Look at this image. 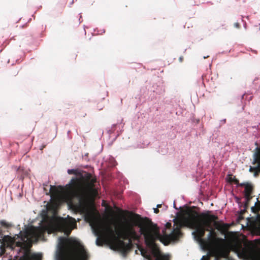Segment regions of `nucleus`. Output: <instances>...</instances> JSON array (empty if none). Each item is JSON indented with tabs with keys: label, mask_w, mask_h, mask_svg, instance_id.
I'll return each mask as SVG.
<instances>
[{
	"label": "nucleus",
	"mask_w": 260,
	"mask_h": 260,
	"mask_svg": "<svg viewBox=\"0 0 260 260\" xmlns=\"http://www.w3.org/2000/svg\"><path fill=\"white\" fill-rule=\"evenodd\" d=\"M161 204H158L157 205V208L158 209L159 208H161Z\"/></svg>",
	"instance_id": "obj_29"
},
{
	"label": "nucleus",
	"mask_w": 260,
	"mask_h": 260,
	"mask_svg": "<svg viewBox=\"0 0 260 260\" xmlns=\"http://www.w3.org/2000/svg\"><path fill=\"white\" fill-rule=\"evenodd\" d=\"M247 209L244 208V209L241 210L240 212V216L243 215L246 212Z\"/></svg>",
	"instance_id": "obj_22"
},
{
	"label": "nucleus",
	"mask_w": 260,
	"mask_h": 260,
	"mask_svg": "<svg viewBox=\"0 0 260 260\" xmlns=\"http://www.w3.org/2000/svg\"><path fill=\"white\" fill-rule=\"evenodd\" d=\"M258 228L260 229V226H259V227H258Z\"/></svg>",
	"instance_id": "obj_31"
},
{
	"label": "nucleus",
	"mask_w": 260,
	"mask_h": 260,
	"mask_svg": "<svg viewBox=\"0 0 260 260\" xmlns=\"http://www.w3.org/2000/svg\"><path fill=\"white\" fill-rule=\"evenodd\" d=\"M218 219H214L211 223V229L210 230H214L212 228V224L215 226L216 229L220 231L221 233H225L229 228V225L227 223H220L217 221Z\"/></svg>",
	"instance_id": "obj_10"
},
{
	"label": "nucleus",
	"mask_w": 260,
	"mask_h": 260,
	"mask_svg": "<svg viewBox=\"0 0 260 260\" xmlns=\"http://www.w3.org/2000/svg\"><path fill=\"white\" fill-rule=\"evenodd\" d=\"M259 167H250L249 168V172H254V175L256 176L258 174V169Z\"/></svg>",
	"instance_id": "obj_15"
},
{
	"label": "nucleus",
	"mask_w": 260,
	"mask_h": 260,
	"mask_svg": "<svg viewBox=\"0 0 260 260\" xmlns=\"http://www.w3.org/2000/svg\"><path fill=\"white\" fill-rule=\"evenodd\" d=\"M115 232L118 237L114 236L110 247L112 249L119 251L123 255L127 254L132 248L133 241H139L140 239V236L137 234L133 225L128 222Z\"/></svg>",
	"instance_id": "obj_6"
},
{
	"label": "nucleus",
	"mask_w": 260,
	"mask_h": 260,
	"mask_svg": "<svg viewBox=\"0 0 260 260\" xmlns=\"http://www.w3.org/2000/svg\"><path fill=\"white\" fill-rule=\"evenodd\" d=\"M210 213L209 211L199 213L195 210L188 209L184 214L174 219V222L178 230L183 226L195 230L192 234L203 246L206 240V238H203L206 231L209 232L211 222L218 219L217 216Z\"/></svg>",
	"instance_id": "obj_3"
},
{
	"label": "nucleus",
	"mask_w": 260,
	"mask_h": 260,
	"mask_svg": "<svg viewBox=\"0 0 260 260\" xmlns=\"http://www.w3.org/2000/svg\"><path fill=\"white\" fill-rule=\"evenodd\" d=\"M140 250L142 255L144 257L146 258L148 260H152L151 255L148 254L145 249L141 248ZM154 256L155 257V260H168V257L166 255H162L159 253H154Z\"/></svg>",
	"instance_id": "obj_9"
},
{
	"label": "nucleus",
	"mask_w": 260,
	"mask_h": 260,
	"mask_svg": "<svg viewBox=\"0 0 260 260\" xmlns=\"http://www.w3.org/2000/svg\"><path fill=\"white\" fill-rule=\"evenodd\" d=\"M244 197L245 199V201L243 207L245 208H248L249 205V203H250L251 200L252 199L253 196L252 195H248V196L246 195V196H244Z\"/></svg>",
	"instance_id": "obj_14"
},
{
	"label": "nucleus",
	"mask_w": 260,
	"mask_h": 260,
	"mask_svg": "<svg viewBox=\"0 0 260 260\" xmlns=\"http://www.w3.org/2000/svg\"><path fill=\"white\" fill-rule=\"evenodd\" d=\"M77 224L75 219L70 217L68 219H63L61 222V226L65 234L69 236L72 231L76 228Z\"/></svg>",
	"instance_id": "obj_8"
},
{
	"label": "nucleus",
	"mask_w": 260,
	"mask_h": 260,
	"mask_svg": "<svg viewBox=\"0 0 260 260\" xmlns=\"http://www.w3.org/2000/svg\"><path fill=\"white\" fill-rule=\"evenodd\" d=\"M50 193L53 196H58L60 193V191L56 186L51 185Z\"/></svg>",
	"instance_id": "obj_13"
},
{
	"label": "nucleus",
	"mask_w": 260,
	"mask_h": 260,
	"mask_svg": "<svg viewBox=\"0 0 260 260\" xmlns=\"http://www.w3.org/2000/svg\"><path fill=\"white\" fill-rule=\"evenodd\" d=\"M0 235L3 236V230L1 228H0Z\"/></svg>",
	"instance_id": "obj_28"
},
{
	"label": "nucleus",
	"mask_w": 260,
	"mask_h": 260,
	"mask_svg": "<svg viewBox=\"0 0 260 260\" xmlns=\"http://www.w3.org/2000/svg\"><path fill=\"white\" fill-rule=\"evenodd\" d=\"M255 206H256V208L259 212L260 211V201L258 200V198H257V202L255 204Z\"/></svg>",
	"instance_id": "obj_19"
},
{
	"label": "nucleus",
	"mask_w": 260,
	"mask_h": 260,
	"mask_svg": "<svg viewBox=\"0 0 260 260\" xmlns=\"http://www.w3.org/2000/svg\"><path fill=\"white\" fill-rule=\"evenodd\" d=\"M224 242V239L219 238L214 230H210L202 247L206 249L219 248L222 245Z\"/></svg>",
	"instance_id": "obj_7"
},
{
	"label": "nucleus",
	"mask_w": 260,
	"mask_h": 260,
	"mask_svg": "<svg viewBox=\"0 0 260 260\" xmlns=\"http://www.w3.org/2000/svg\"><path fill=\"white\" fill-rule=\"evenodd\" d=\"M202 260H208V258L206 256H203L202 258Z\"/></svg>",
	"instance_id": "obj_27"
},
{
	"label": "nucleus",
	"mask_w": 260,
	"mask_h": 260,
	"mask_svg": "<svg viewBox=\"0 0 260 260\" xmlns=\"http://www.w3.org/2000/svg\"><path fill=\"white\" fill-rule=\"evenodd\" d=\"M96 243L98 246H102L103 245V241L100 240L99 238H98L96 239Z\"/></svg>",
	"instance_id": "obj_21"
},
{
	"label": "nucleus",
	"mask_w": 260,
	"mask_h": 260,
	"mask_svg": "<svg viewBox=\"0 0 260 260\" xmlns=\"http://www.w3.org/2000/svg\"><path fill=\"white\" fill-rule=\"evenodd\" d=\"M57 260H88L89 255L83 245L72 238L58 239Z\"/></svg>",
	"instance_id": "obj_5"
},
{
	"label": "nucleus",
	"mask_w": 260,
	"mask_h": 260,
	"mask_svg": "<svg viewBox=\"0 0 260 260\" xmlns=\"http://www.w3.org/2000/svg\"><path fill=\"white\" fill-rule=\"evenodd\" d=\"M179 60L180 62H182L183 60V57L180 56L179 58Z\"/></svg>",
	"instance_id": "obj_26"
},
{
	"label": "nucleus",
	"mask_w": 260,
	"mask_h": 260,
	"mask_svg": "<svg viewBox=\"0 0 260 260\" xmlns=\"http://www.w3.org/2000/svg\"><path fill=\"white\" fill-rule=\"evenodd\" d=\"M159 210L157 208L154 209V212L155 213L157 214L159 213Z\"/></svg>",
	"instance_id": "obj_24"
},
{
	"label": "nucleus",
	"mask_w": 260,
	"mask_h": 260,
	"mask_svg": "<svg viewBox=\"0 0 260 260\" xmlns=\"http://www.w3.org/2000/svg\"><path fill=\"white\" fill-rule=\"evenodd\" d=\"M0 224L2 226L5 227L6 228H9V227H10L11 226V224L6 222L5 220H4L0 221Z\"/></svg>",
	"instance_id": "obj_17"
},
{
	"label": "nucleus",
	"mask_w": 260,
	"mask_h": 260,
	"mask_svg": "<svg viewBox=\"0 0 260 260\" xmlns=\"http://www.w3.org/2000/svg\"><path fill=\"white\" fill-rule=\"evenodd\" d=\"M108 230L110 233V234H111L112 235H114V231L113 230V229L112 228H108Z\"/></svg>",
	"instance_id": "obj_23"
},
{
	"label": "nucleus",
	"mask_w": 260,
	"mask_h": 260,
	"mask_svg": "<svg viewBox=\"0 0 260 260\" xmlns=\"http://www.w3.org/2000/svg\"><path fill=\"white\" fill-rule=\"evenodd\" d=\"M240 200L239 198H237V202H238Z\"/></svg>",
	"instance_id": "obj_30"
},
{
	"label": "nucleus",
	"mask_w": 260,
	"mask_h": 260,
	"mask_svg": "<svg viewBox=\"0 0 260 260\" xmlns=\"http://www.w3.org/2000/svg\"><path fill=\"white\" fill-rule=\"evenodd\" d=\"M68 173L77 176L71 180L66 188L72 197L78 200L80 206L85 205L91 199L98 194L95 184L96 179L92 177L90 173L77 169H69Z\"/></svg>",
	"instance_id": "obj_2"
},
{
	"label": "nucleus",
	"mask_w": 260,
	"mask_h": 260,
	"mask_svg": "<svg viewBox=\"0 0 260 260\" xmlns=\"http://www.w3.org/2000/svg\"><path fill=\"white\" fill-rule=\"evenodd\" d=\"M251 211L254 213H257L258 212V211L256 208V206H255V205H254V206H252L251 208Z\"/></svg>",
	"instance_id": "obj_20"
},
{
	"label": "nucleus",
	"mask_w": 260,
	"mask_h": 260,
	"mask_svg": "<svg viewBox=\"0 0 260 260\" xmlns=\"http://www.w3.org/2000/svg\"><path fill=\"white\" fill-rule=\"evenodd\" d=\"M42 234L41 228L32 226L24 232L21 231L17 238L5 236L0 245V255L5 253L6 248H9L17 251L18 255L15 257L18 260H42V256L39 254L31 253L30 248L32 246L31 239L40 237Z\"/></svg>",
	"instance_id": "obj_1"
},
{
	"label": "nucleus",
	"mask_w": 260,
	"mask_h": 260,
	"mask_svg": "<svg viewBox=\"0 0 260 260\" xmlns=\"http://www.w3.org/2000/svg\"><path fill=\"white\" fill-rule=\"evenodd\" d=\"M251 260H260V251L251 255Z\"/></svg>",
	"instance_id": "obj_16"
},
{
	"label": "nucleus",
	"mask_w": 260,
	"mask_h": 260,
	"mask_svg": "<svg viewBox=\"0 0 260 260\" xmlns=\"http://www.w3.org/2000/svg\"><path fill=\"white\" fill-rule=\"evenodd\" d=\"M255 145L257 146L255 149V152L253 154V164H257L256 167H259L258 169V172H260V147H258V144L257 142L255 143Z\"/></svg>",
	"instance_id": "obj_12"
},
{
	"label": "nucleus",
	"mask_w": 260,
	"mask_h": 260,
	"mask_svg": "<svg viewBox=\"0 0 260 260\" xmlns=\"http://www.w3.org/2000/svg\"><path fill=\"white\" fill-rule=\"evenodd\" d=\"M239 186L244 187V196L252 195L254 191V186L249 182H243L239 184Z\"/></svg>",
	"instance_id": "obj_11"
},
{
	"label": "nucleus",
	"mask_w": 260,
	"mask_h": 260,
	"mask_svg": "<svg viewBox=\"0 0 260 260\" xmlns=\"http://www.w3.org/2000/svg\"><path fill=\"white\" fill-rule=\"evenodd\" d=\"M230 181L231 182H234L235 184H236L238 186H239V184H240L241 183H239V180L237 179H236L235 177L233 178L231 177Z\"/></svg>",
	"instance_id": "obj_18"
},
{
	"label": "nucleus",
	"mask_w": 260,
	"mask_h": 260,
	"mask_svg": "<svg viewBox=\"0 0 260 260\" xmlns=\"http://www.w3.org/2000/svg\"><path fill=\"white\" fill-rule=\"evenodd\" d=\"M234 26L237 28H239L240 26V25L239 23L237 22L234 24Z\"/></svg>",
	"instance_id": "obj_25"
},
{
	"label": "nucleus",
	"mask_w": 260,
	"mask_h": 260,
	"mask_svg": "<svg viewBox=\"0 0 260 260\" xmlns=\"http://www.w3.org/2000/svg\"><path fill=\"white\" fill-rule=\"evenodd\" d=\"M135 216L138 219L142 220L140 215L137 214H135ZM140 228V232L141 235L144 236L145 242L148 246L151 247L154 245L155 242L157 240H159L165 245L169 244L171 241L175 240L177 238V233L172 231L170 234H167L166 229H170L172 224L170 222H167L166 224V229L162 230V235H161L158 228L156 225H153L151 221L147 217L143 219L141 223L138 224Z\"/></svg>",
	"instance_id": "obj_4"
},
{
	"label": "nucleus",
	"mask_w": 260,
	"mask_h": 260,
	"mask_svg": "<svg viewBox=\"0 0 260 260\" xmlns=\"http://www.w3.org/2000/svg\"><path fill=\"white\" fill-rule=\"evenodd\" d=\"M216 260H217V259H216Z\"/></svg>",
	"instance_id": "obj_32"
}]
</instances>
